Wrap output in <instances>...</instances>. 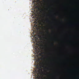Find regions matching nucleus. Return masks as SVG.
Segmentation results:
<instances>
[{
    "instance_id": "nucleus-9",
    "label": "nucleus",
    "mask_w": 79,
    "mask_h": 79,
    "mask_svg": "<svg viewBox=\"0 0 79 79\" xmlns=\"http://www.w3.org/2000/svg\"><path fill=\"white\" fill-rule=\"evenodd\" d=\"M44 1V0H43Z\"/></svg>"
},
{
    "instance_id": "nucleus-7",
    "label": "nucleus",
    "mask_w": 79,
    "mask_h": 79,
    "mask_svg": "<svg viewBox=\"0 0 79 79\" xmlns=\"http://www.w3.org/2000/svg\"><path fill=\"white\" fill-rule=\"evenodd\" d=\"M47 33H48V31H47Z\"/></svg>"
},
{
    "instance_id": "nucleus-1",
    "label": "nucleus",
    "mask_w": 79,
    "mask_h": 79,
    "mask_svg": "<svg viewBox=\"0 0 79 79\" xmlns=\"http://www.w3.org/2000/svg\"><path fill=\"white\" fill-rule=\"evenodd\" d=\"M35 49L36 51V52H39V51L40 50L39 48L37 46H35Z\"/></svg>"
},
{
    "instance_id": "nucleus-5",
    "label": "nucleus",
    "mask_w": 79,
    "mask_h": 79,
    "mask_svg": "<svg viewBox=\"0 0 79 79\" xmlns=\"http://www.w3.org/2000/svg\"><path fill=\"white\" fill-rule=\"evenodd\" d=\"M43 32H41V34H43Z\"/></svg>"
},
{
    "instance_id": "nucleus-8",
    "label": "nucleus",
    "mask_w": 79,
    "mask_h": 79,
    "mask_svg": "<svg viewBox=\"0 0 79 79\" xmlns=\"http://www.w3.org/2000/svg\"><path fill=\"white\" fill-rule=\"evenodd\" d=\"M38 39V38H37V40Z\"/></svg>"
},
{
    "instance_id": "nucleus-6",
    "label": "nucleus",
    "mask_w": 79,
    "mask_h": 79,
    "mask_svg": "<svg viewBox=\"0 0 79 79\" xmlns=\"http://www.w3.org/2000/svg\"><path fill=\"white\" fill-rule=\"evenodd\" d=\"M52 45H53V44H52Z\"/></svg>"
},
{
    "instance_id": "nucleus-11",
    "label": "nucleus",
    "mask_w": 79,
    "mask_h": 79,
    "mask_svg": "<svg viewBox=\"0 0 79 79\" xmlns=\"http://www.w3.org/2000/svg\"><path fill=\"white\" fill-rule=\"evenodd\" d=\"M37 45H38L39 44H37Z\"/></svg>"
},
{
    "instance_id": "nucleus-10",
    "label": "nucleus",
    "mask_w": 79,
    "mask_h": 79,
    "mask_svg": "<svg viewBox=\"0 0 79 79\" xmlns=\"http://www.w3.org/2000/svg\"><path fill=\"white\" fill-rule=\"evenodd\" d=\"M45 68H46V67H45Z\"/></svg>"
},
{
    "instance_id": "nucleus-12",
    "label": "nucleus",
    "mask_w": 79,
    "mask_h": 79,
    "mask_svg": "<svg viewBox=\"0 0 79 79\" xmlns=\"http://www.w3.org/2000/svg\"><path fill=\"white\" fill-rule=\"evenodd\" d=\"M43 67H44V66H43Z\"/></svg>"
},
{
    "instance_id": "nucleus-4",
    "label": "nucleus",
    "mask_w": 79,
    "mask_h": 79,
    "mask_svg": "<svg viewBox=\"0 0 79 79\" xmlns=\"http://www.w3.org/2000/svg\"><path fill=\"white\" fill-rule=\"evenodd\" d=\"M39 61V60H38V61H37L36 62V63H37V64H38V62Z\"/></svg>"
},
{
    "instance_id": "nucleus-3",
    "label": "nucleus",
    "mask_w": 79,
    "mask_h": 79,
    "mask_svg": "<svg viewBox=\"0 0 79 79\" xmlns=\"http://www.w3.org/2000/svg\"><path fill=\"white\" fill-rule=\"evenodd\" d=\"M34 23H35V24L34 25V26L35 27H37L38 25L37 24V22H36V21L34 22Z\"/></svg>"
},
{
    "instance_id": "nucleus-2",
    "label": "nucleus",
    "mask_w": 79,
    "mask_h": 79,
    "mask_svg": "<svg viewBox=\"0 0 79 79\" xmlns=\"http://www.w3.org/2000/svg\"><path fill=\"white\" fill-rule=\"evenodd\" d=\"M35 72H36V73L37 74V75H36V76H38V75H39V70H35Z\"/></svg>"
}]
</instances>
